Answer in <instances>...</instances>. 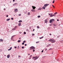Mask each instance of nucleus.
Segmentation results:
<instances>
[{"label": "nucleus", "instance_id": "23", "mask_svg": "<svg viewBox=\"0 0 63 63\" xmlns=\"http://www.w3.org/2000/svg\"><path fill=\"white\" fill-rule=\"evenodd\" d=\"M16 30V29H14V28L12 29V30L13 31L14 30Z\"/></svg>", "mask_w": 63, "mask_h": 63}, {"label": "nucleus", "instance_id": "53", "mask_svg": "<svg viewBox=\"0 0 63 63\" xmlns=\"http://www.w3.org/2000/svg\"><path fill=\"white\" fill-rule=\"evenodd\" d=\"M52 6H53V7H54V5H52Z\"/></svg>", "mask_w": 63, "mask_h": 63}, {"label": "nucleus", "instance_id": "12", "mask_svg": "<svg viewBox=\"0 0 63 63\" xmlns=\"http://www.w3.org/2000/svg\"><path fill=\"white\" fill-rule=\"evenodd\" d=\"M32 7L33 9H35V8H36V7L33 6H32Z\"/></svg>", "mask_w": 63, "mask_h": 63}, {"label": "nucleus", "instance_id": "22", "mask_svg": "<svg viewBox=\"0 0 63 63\" xmlns=\"http://www.w3.org/2000/svg\"><path fill=\"white\" fill-rule=\"evenodd\" d=\"M18 24L19 26H20L21 25V23H19Z\"/></svg>", "mask_w": 63, "mask_h": 63}, {"label": "nucleus", "instance_id": "21", "mask_svg": "<svg viewBox=\"0 0 63 63\" xmlns=\"http://www.w3.org/2000/svg\"><path fill=\"white\" fill-rule=\"evenodd\" d=\"M21 42V40H19L17 41L18 43H19V42Z\"/></svg>", "mask_w": 63, "mask_h": 63}, {"label": "nucleus", "instance_id": "17", "mask_svg": "<svg viewBox=\"0 0 63 63\" xmlns=\"http://www.w3.org/2000/svg\"><path fill=\"white\" fill-rule=\"evenodd\" d=\"M26 31H28V32H30V31L28 29H27Z\"/></svg>", "mask_w": 63, "mask_h": 63}, {"label": "nucleus", "instance_id": "60", "mask_svg": "<svg viewBox=\"0 0 63 63\" xmlns=\"http://www.w3.org/2000/svg\"><path fill=\"white\" fill-rule=\"evenodd\" d=\"M11 1H10V3H11Z\"/></svg>", "mask_w": 63, "mask_h": 63}, {"label": "nucleus", "instance_id": "13", "mask_svg": "<svg viewBox=\"0 0 63 63\" xmlns=\"http://www.w3.org/2000/svg\"><path fill=\"white\" fill-rule=\"evenodd\" d=\"M47 47H49L51 46V45L50 44H49L48 45H47Z\"/></svg>", "mask_w": 63, "mask_h": 63}, {"label": "nucleus", "instance_id": "15", "mask_svg": "<svg viewBox=\"0 0 63 63\" xmlns=\"http://www.w3.org/2000/svg\"><path fill=\"white\" fill-rule=\"evenodd\" d=\"M22 22V21L21 20H20L18 21V22H19V23L20 22Z\"/></svg>", "mask_w": 63, "mask_h": 63}, {"label": "nucleus", "instance_id": "28", "mask_svg": "<svg viewBox=\"0 0 63 63\" xmlns=\"http://www.w3.org/2000/svg\"><path fill=\"white\" fill-rule=\"evenodd\" d=\"M39 10H41V7H40L39 9Z\"/></svg>", "mask_w": 63, "mask_h": 63}, {"label": "nucleus", "instance_id": "38", "mask_svg": "<svg viewBox=\"0 0 63 63\" xmlns=\"http://www.w3.org/2000/svg\"><path fill=\"white\" fill-rule=\"evenodd\" d=\"M44 51V50H43L42 51H41V52H43Z\"/></svg>", "mask_w": 63, "mask_h": 63}, {"label": "nucleus", "instance_id": "6", "mask_svg": "<svg viewBox=\"0 0 63 63\" xmlns=\"http://www.w3.org/2000/svg\"><path fill=\"white\" fill-rule=\"evenodd\" d=\"M17 9H15V13H16L17 12Z\"/></svg>", "mask_w": 63, "mask_h": 63}, {"label": "nucleus", "instance_id": "43", "mask_svg": "<svg viewBox=\"0 0 63 63\" xmlns=\"http://www.w3.org/2000/svg\"><path fill=\"white\" fill-rule=\"evenodd\" d=\"M11 19L12 20H13V18H11Z\"/></svg>", "mask_w": 63, "mask_h": 63}, {"label": "nucleus", "instance_id": "24", "mask_svg": "<svg viewBox=\"0 0 63 63\" xmlns=\"http://www.w3.org/2000/svg\"><path fill=\"white\" fill-rule=\"evenodd\" d=\"M28 15H30V12H28Z\"/></svg>", "mask_w": 63, "mask_h": 63}, {"label": "nucleus", "instance_id": "29", "mask_svg": "<svg viewBox=\"0 0 63 63\" xmlns=\"http://www.w3.org/2000/svg\"><path fill=\"white\" fill-rule=\"evenodd\" d=\"M53 25H54V26H56V25L55 24H54Z\"/></svg>", "mask_w": 63, "mask_h": 63}, {"label": "nucleus", "instance_id": "59", "mask_svg": "<svg viewBox=\"0 0 63 63\" xmlns=\"http://www.w3.org/2000/svg\"><path fill=\"white\" fill-rule=\"evenodd\" d=\"M49 16H50V14H49Z\"/></svg>", "mask_w": 63, "mask_h": 63}, {"label": "nucleus", "instance_id": "20", "mask_svg": "<svg viewBox=\"0 0 63 63\" xmlns=\"http://www.w3.org/2000/svg\"><path fill=\"white\" fill-rule=\"evenodd\" d=\"M17 26H15L14 28L16 30V28H17Z\"/></svg>", "mask_w": 63, "mask_h": 63}, {"label": "nucleus", "instance_id": "45", "mask_svg": "<svg viewBox=\"0 0 63 63\" xmlns=\"http://www.w3.org/2000/svg\"><path fill=\"white\" fill-rule=\"evenodd\" d=\"M25 46H27V44H25Z\"/></svg>", "mask_w": 63, "mask_h": 63}, {"label": "nucleus", "instance_id": "4", "mask_svg": "<svg viewBox=\"0 0 63 63\" xmlns=\"http://www.w3.org/2000/svg\"><path fill=\"white\" fill-rule=\"evenodd\" d=\"M30 48H31L32 49H35V48H35V47L33 46H32L31 47H30Z\"/></svg>", "mask_w": 63, "mask_h": 63}, {"label": "nucleus", "instance_id": "55", "mask_svg": "<svg viewBox=\"0 0 63 63\" xmlns=\"http://www.w3.org/2000/svg\"><path fill=\"white\" fill-rule=\"evenodd\" d=\"M32 49V48H31L30 49V50H31Z\"/></svg>", "mask_w": 63, "mask_h": 63}, {"label": "nucleus", "instance_id": "48", "mask_svg": "<svg viewBox=\"0 0 63 63\" xmlns=\"http://www.w3.org/2000/svg\"><path fill=\"white\" fill-rule=\"evenodd\" d=\"M18 57H20V56H19H19H18Z\"/></svg>", "mask_w": 63, "mask_h": 63}, {"label": "nucleus", "instance_id": "54", "mask_svg": "<svg viewBox=\"0 0 63 63\" xmlns=\"http://www.w3.org/2000/svg\"><path fill=\"white\" fill-rule=\"evenodd\" d=\"M34 30H35V29H33V31H34Z\"/></svg>", "mask_w": 63, "mask_h": 63}, {"label": "nucleus", "instance_id": "30", "mask_svg": "<svg viewBox=\"0 0 63 63\" xmlns=\"http://www.w3.org/2000/svg\"><path fill=\"white\" fill-rule=\"evenodd\" d=\"M26 32H24V34H26Z\"/></svg>", "mask_w": 63, "mask_h": 63}, {"label": "nucleus", "instance_id": "16", "mask_svg": "<svg viewBox=\"0 0 63 63\" xmlns=\"http://www.w3.org/2000/svg\"><path fill=\"white\" fill-rule=\"evenodd\" d=\"M3 42V40L2 39H0V42Z\"/></svg>", "mask_w": 63, "mask_h": 63}, {"label": "nucleus", "instance_id": "46", "mask_svg": "<svg viewBox=\"0 0 63 63\" xmlns=\"http://www.w3.org/2000/svg\"><path fill=\"white\" fill-rule=\"evenodd\" d=\"M34 58H35V57H32V59H34Z\"/></svg>", "mask_w": 63, "mask_h": 63}, {"label": "nucleus", "instance_id": "42", "mask_svg": "<svg viewBox=\"0 0 63 63\" xmlns=\"http://www.w3.org/2000/svg\"><path fill=\"white\" fill-rule=\"evenodd\" d=\"M18 48H19V46H18Z\"/></svg>", "mask_w": 63, "mask_h": 63}, {"label": "nucleus", "instance_id": "26", "mask_svg": "<svg viewBox=\"0 0 63 63\" xmlns=\"http://www.w3.org/2000/svg\"><path fill=\"white\" fill-rule=\"evenodd\" d=\"M37 17L38 18H40V17H41V16H38Z\"/></svg>", "mask_w": 63, "mask_h": 63}, {"label": "nucleus", "instance_id": "56", "mask_svg": "<svg viewBox=\"0 0 63 63\" xmlns=\"http://www.w3.org/2000/svg\"><path fill=\"white\" fill-rule=\"evenodd\" d=\"M13 2H15V0H13Z\"/></svg>", "mask_w": 63, "mask_h": 63}, {"label": "nucleus", "instance_id": "52", "mask_svg": "<svg viewBox=\"0 0 63 63\" xmlns=\"http://www.w3.org/2000/svg\"><path fill=\"white\" fill-rule=\"evenodd\" d=\"M19 39H20V40H21V38L20 37L19 38Z\"/></svg>", "mask_w": 63, "mask_h": 63}, {"label": "nucleus", "instance_id": "51", "mask_svg": "<svg viewBox=\"0 0 63 63\" xmlns=\"http://www.w3.org/2000/svg\"><path fill=\"white\" fill-rule=\"evenodd\" d=\"M6 17H8V15H7L6 16Z\"/></svg>", "mask_w": 63, "mask_h": 63}, {"label": "nucleus", "instance_id": "14", "mask_svg": "<svg viewBox=\"0 0 63 63\" xmlns=\"http://www.w3.org/2000/svg\"><path fill=\"white\" fill-rule=\"evenodd\" d=\"M12 49V47H11L10 49H8V50H11Z\"/></svg>", "mask_w": 63, "mask_h": 63}, {"label": "nucleus", "instance_id": "58", "mask_svg": "<svg viewBox=\"0 0 63 63\" xmlns=\"http://www.w3.org/2000/svg\"><path fill=\"white\" fill-rule=\"evenodd\" d=\"M49 35H51V34H50Z\"/></svg>", "mask_w": 63, "mask_h": 63}, {"label": "nucleus", "instance_id": "19", "mask_svg": "<svg viewBox=\"0 0 63 63\" xmlns=\"http://www.w3.org/2000/svg\"><path fill=\"white\" fill-rule=\"evenodd\" d=\"M43 38H44V36H42V37H40L39 38V39H43Z\"/></svg>", "mask_w": 63, "mask_h": 63}, {"label": "nucleus", "instance_id": "18", "mask_svg": "<svg viewBox=\"0 0 63 63\" xmlns=\"http://www.w3.org/2000/svg\"><path fill=\"white\" fill-rule=\"evenodd\" d=\"M10 19H11L10 18H8L7 20V21H9Z\"/></svg>", "mask_w": 63, "mask_h": 63}, {"label": "nucleus", "instance_id": "37", "mask_svg": "<svg viewBox=\"0 0 63 63\" xmlns=\"http://www.w3.org/2000/svg\"><path fill=\"white\" fill-rule=\"evenodd\" d=\"M23 42L24 43H25V42H26V41H23Z\"/></svg>", "mask_w": 63, "mask_h": 63}, {"label": "nucleus", "instance_id": "31", "mask_svg": "<svg viewBox=\"0 0 63 63\" xmlns=\"http://www.w3.org/2000/svg\"><path fill=\"white\" fill-rule=\"evenodd\" d=\"M57 14V12H56L54 14V15H56V14Z\"/></svg>", "mask_w": 63, "mask_h": 63}, {"label": "nucleus", "instance_id": "57", "mask_svg": "<svg viewBox=\"0 0 63 63\" xmlns=\"http://www.w3.org/2000/svg\"><path fill=\"white\" fill-rule=\"evenodd\" d=\"M57 21H59V20L58 19H57Z\"/></svg>", "mask_w": 63, "mask_h": 63}, {"label": "nucleus", "instance_id": "50", "mask_svg": "<svg viewBox=\"0 0 63 63\" xmlns=\"http://www.w3.org/2000/svg\"><path fill=\"white\" fill-rule=\"evenodd\" d=\"M33 52H34V51H35V50H33Z\"/></svg>", "mask_w": 63, "mask_h": 63}, {"label": "nucleus", "instance_id": "8", "mask_svg": "<svg viewBox=\"0 0 63 63\" xmlns=\"http://www.w3.org/2000/svg\"><path fill=\"white\" fill-rule=\"evenodd\" d=\"M31 11H32V12H35V10L34 9H32L31 10Z\"/></svg>", "mask_w": 63, "mask_h": 63}, {"label": "nucleus", "instance_id": "1", "mask_svg": "<svg viewBox=\"0 0 63 63\" xmlns=\"http://www.w3.org/2000/svg\"><path fill=\"white\" fill-rule=\"evenodd\" d=\"M49 41H50V42H51L52 43H53L55 42V40L52 39H50L49 40Z\"/></svg>", "mask_w": 63, "mask_h": 63}, {"label": "nucleus", "instance_id": "3", "mask_svg": "<svg viewBox=\"0 0 63 63\" xmlns=\"http://www.w3.org/2000/svg\"><path fill=\"white\" fill-rule=\"evenodd\" d=\"M39 57V56H38L37 57V56H35V57H34V58L35 59V60H36Z\"/></svg>", "mask_w": 63, "mask_h": 63}, {"label": "nucleus", "instance_id": "39", "mask_svg": "<svg viewBox=\"0 0 63 63\" xmlns=\"http://www.w3.org/2000/svg\"><path fill=\"white\" fill-rule=\"evenodd\" d=\"M21 16V14H19V16Z\"/></svg>", "mask_w": 63, "mask_h": 63}, {"label": "nucleus", "instance_id": "27", "mask_svg": "<svg viewBox=\"0 0 63 63\" xmlns=\"http://www.w3.org/2000/svg\"><path fill=\"white\" fill-rule=\"evenodd\" d=\"M43 9H44V10H45V7H43Z\"/></svg>", "mask_w": 63, "mask_h": 63}, {"label": "nucleus", "instance_id": "7", "mask_svg": "<svg viewBox=\"0 0 63 63\" xmlns=\"http://www.w3.org/2000/svg\"><path fill=\"white\" fill-rule=\"evenodd\" d=\"M17 5V3H16L13 4V6H16Z\"/></svg>", "mask_w": 63, "mask_h": 63}, {"label": "nucleus", "instance_id": "41", "mask_svg": "<svg viewBox=\"0 0 63 63\" xmlns=\"http://www.w3.org/2000/svg\"><path fill=\"white\" fill-rule=\"evenodd\" d=\"M60 37V36H57V38H59Z\"/></svg>", "mask_w": 63, "mask_h": 63}, {"label": "nucleus", "instance_id": "61", "mask_svg": "<svg viewBox=\"0 0 63 63\" xmlns=\"http://www.w3.org/2000/svg\"><path fill=\"white\" fill-rule=\"evenodd\" d=\"M28 55H30V54H29Z\"/></svg>", "mask_w": 63, "mask_h": 63}, {"label": "nucleus", "instance_id": "5", "mask_svg": "<svg viewBox=\"0 0 63 63\" xmlns=\"http://www.w3.org/2000/svg\"><path fill=\"white\" fill-rule=\"evenodd\" d=\"M49 5V4H46L44 5V6L45 7H46L47 6Z\"/></svg>", "mask_w": 63, "mask_h": 63}, {"label": "nucleus", "instance_id": "2", "mask_svg": "<svg viewBox=\"0 0 63 63\" xmlns=\"http://www.w3.org/2000/svg\"><path fill=\"white\" fill-rule=\"evenodd\" d=\"M54 20V19H50V20L49 22L50 23H51L52 22H53Z\"/></svg>", "mask_w": 63, "mask_h": 63}, {"label": "nucleus", "instance_id": "9", "mask_svg": "<svg viewBox=\"0 0 63 63\" xmlns=\"http://www.w3.org/2000/svg\"><path fill=\"white\" fill-rule=\"evenodd\" d=\"M10 55L9 54L8 55H7V58H10Z\"/></svg>", "mask_w": 63, "mask_h": 63}, {"label": "nucleus", "instance_id": "49", "mask_svg": "<svg viewBox=\"0 0 63 63\" xmlns=\"http://www.w3.org/2000/svg\"><path fill=\"white\" fill-rule=\"evenodd\" d=\"M14 48H16V47H14Z\"/></svg>", "mask_w": 63, "mask_h": 63}, {"label": "nucleus", "instance_id": "35", "mask_svg": "<svg viewBox=\"0 0 63 63\" xmlns=\"http://www.w3.org/2000/svg\"><path fill=\"white\" fill-rule=\"evenodd\" d=\"M13 36H12V37H11V39L12 40V38H13Z\"/></svg>", "mask_w": 63, "mask_h": 63}, {"label": "nucleus", "instance_id": "40", "mask_svg": "<svg viewBox=\"0 0 63 63\" xmlns=\"http://www.w3.org/2000/svg\"><path fill=\"white\" fill-rule=\"evenodd\" d=\"M47 50V48H45V50L46 51Z\"/></svg>", "mask_w": 63, "mask_h": 63}, {"label": "nucleus", "instance_id": "10", "mask_svg": "<svg viewBox=\"0 0 63 63\" xmlns=\"http://www.w3.org/2000/svg\"><path fill=\"white\" fill-rule=\"evenodd\" d=\"M55 15H51L50 16V17H52V16H54Z\"/></svg>", "mask_w": 63, "mask_h": 63}, {"label": "nucleus", "instance_id": "36", "mask_svg": "<svg viewBox=\"0 0 63 63\" xmlns=\"http://www.w3.org/2000/svg\"><path fill=\"white\" fill-rule=\"evenodd\" d=\"M22 45H24V43H22Z\"/></svg>", "mask_w": 63, "mask_h": 63}, {"label": "nucleus", "instance_id": "11", "mask_svg": "<svg viewBox=\"0 0 63 63\" xmlns=\"http://www.w3.org/2000/svg\"><path fill=\"white\" fill-rule=\"evenodd\" d=\"M45 22L46 23H47V20L46 19L45 20Z\"/></svg>", "mask_w": 63, "mask_h": 63}, {"label": "nucleus", "instance_id": "63", "mask_svg": "<svg viewBox=\"0 0 63 63\" xmlns=\"http://www.w3.org/2000/svg\"><path fill=\"white\" fill-rule=\"evenodd\" d=\"M4 56H6V55H4Z\"/></svg>", "mask_w": 63, "mask_h": 63}, {"label": "nucleus", "instance_id": "33", "mask_svg": "<svg viewBox=\"0 0 63 63\" xmlns=\"http://www.w3.org/2000/svg\"><path fill=\"white\" fill-rule=\"evenodd\" d=\"M39 41L36 42V44H38V43H39Z\"/></svg>", "mask_w": 63, "mask_h": 63}, {"label": "nucleus", "instance_id": "64", "mask_svg": "<svg viewBox=\"0 0 63 63\" xmlns=\"http://www.w3.org/2000/svg\"><path fill=\"white\" fill-rule=\"evenodd\" d=\"M33 34V35H34V34Z\"/></svg>", "mask_w": 63, "mask_h": 63}, {"label": "nucleus", "instance_id": "25", "mask_svg": "<svg viewBox=\"0 0 63 63\" xmlns=\"http://www.w3.org/2000/svg\"><path fill=\"white\" fill-rule=\"evenodd\" d=\"M37 28L39 29L40 28V27L39 26H37Z\"/></svg>", "mask_w": 63, "mask_h": 63}, {"label": "nucleus", "instance_id": "44", "mask_svg": "<svg viewBox=\"0 0 63 63\" xmlns=\"http://www.w3.org/2000/svg\"><path fill=\"white\" fill-rule=\"evenodd\" d=\"M52 48H50V49H49L48 50H50V49H52Z\"/></svg>", "mask_w": 63, "mask_h": 63}, {"label": "nucleus", "instance_id": "34", "mask_svg": "<svg viewBox=\"0 0 63 63\" xmlns=\"http://www.w3.org/2000/svg\"><path fill=\"white\" fill-rule=\"evenodd\" d=\"M22 48H23V49L24 48V47H22Z\"/></svg>", "mask_w": 63, "mask_h": 63}, {"label": "nucleus", "instance_id": "47", "mask_svg": "<svg viewBox=\"0 0 63 63\" xmlns=\"http://www.w3.org/2000/svg\"><path fill=\"white\" fill-rule=\"evenodd\" d=\"M4 10H6V9L5 8H4Z\"/></svg>", "mask_w": 63, "mask_h": 63}, {"label": "nucleus", "instance_id": "32", "mask_svg": "<svg viewBox=\"0 0 63 63\" xmlns=\"http://www.w3.org/2000/svg\"><path fill=\"white\" fill-rule=\"evenodd\" d=\"M54 1H55V0H54L52 2L53 3H54Z\"/></svg>", "mask_w": 63, "mask_h": 63}, {"label": "nucleus", "instance_id": "62", "mask_svg": "<svg viewBox=\"0 0 63 63\" xmlns=\"http://www.w3.org/2000/svg\"><path fill=\"white\" fill-rule=\"evenodd\" d=\"M32 56V55H31V56H30V57H31Z\"/></svg>", "mask_w": 63, "mask_h": 63}]
</instances>
